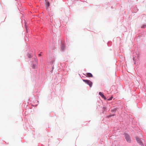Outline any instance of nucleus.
<instances>
[{
	"label": "nucleus",
	"mask_w": 146,
	"mask_h": 146,
	"mask_svg": "<svg viewBox=\"0 0 146 146\" xmlns=\"http://www.w3.org/2000/svg\"><path fill=\"white\" fill-rule=\"evenodd\" d=\"M36 65H34L33 66V68L34 69L36 68Z\"/></svg>",
	"instance_id": "nucleus-6"
},
{
	"label": "nucleus",
	"mask_w": 146,
	"mask_h": 146,
	"mask_svg": "<svg viewBox=\"0 0 146 146\" xmlns=\"http://www.w3.org/2000/svg\"><path fill=\"white\" fill-rule=\"evenodd\" d=\"M83 81L89 85L90 87H92V83L89 80H83Z\"/></svg>",
	"instance_id": "nucleus-1"
},
{
	"label": "nucleus",
	"mask_w": 146,
	"mask_h": 146,
	"mask_svg": "<svg viewBox=\"0 0 146 146\" xmlns=\"http://www.w3.org/2000/svg\"><path fill=\"white\" fill-rule=\"evenodd\" d=\"M125 138H126V139L127 140V141L128 142H130V139L129 137V136L128 135H126V136H125Z\"/></svg>",
	"instance_id": "nucleus-5"
},
{
	"label": "nucleus",
	"mask_w": 146,
	"mask_h": 146,
	"mask_svg": "<svg viewBox=\"0 0 146 146\" xmlns=\"http://www.w3.org/2000/svg\"><path fill=\"white\" fill-rule=\"evenodd\" d=\"M86 76L87 77H92L93 75L91 73H88L86 74Z\"/></svg>",
	"instance_id": "nucleus-4"
},
{
	"label": "nucleus",
	"mask_w": 146,
	"mask_h": 146,
	"mask_svg": "<svg viewBox=\"0 0 146 146\" xmlns=\"http://www.w3.org/2000/svg\"><path fill=\"white\" fill-rule=\"evenodd\" d=\"M47 5L48 6H49V3L48 2Z\"/></svg>",
	"instance_id": "nucleus-11"
},
{
	"label": "nucleus",
	"mask_w": 146,
	"mask_h": 146,
	"mask_svg": "<svg viewBox=\"0 0 146 146\" xmlns=\"http://www.w3.org/2000/svg\"><path fill=\"white\" fill-rule=\"evenodd\" d=\"M39 55L40 56V54H39Z\"/></svg>",
	"instance_id": "nucleus-12"
},
{
	"label": "nucleus",
	"mask_w": 146,
	"mask_h": 146,
	"mask_svg": "<svg viewBox=\"0 0 146 146\" xmlns=\"http://www.w3.org/2000/svg\"><path fill=\"white\" fill-rule=\"evenodd\" d=\"M134 58H133V59L134 60Z\"/></svg>",
	"instance_id": "nucleus-13"
},
{
	"label": "nucleus",
	"mask_w": 146,
	"mask_h": 146,
	"mask_svg": "<svg viewBox=\"0 0 146 146\" xmlns=\"http://www.w3.org/2000/svg\"><path fill=\"white\" fill-rule=\"evenodd\" d=\"M99 94L100 95V96H101V97L102 98H103L105 100H106V97L102 92H99Z\"/></svg>",
	"instance_id": "nucleus-3"
},
{
	"label": "nucleus",
	"mask_w": 146,
	"mask_h": 146,
	"mask_svg": "<svg viewBox=\"0 0 146 146\" xmlns=\"http://www.w3.org/2000/svg\"><path fill=\"white\" fill-rule=\"evenodd\" d=\"M136 140L137 142L142 146H143V144L142 141L139 138H136Z\"/></svg>",
	"instance_id": "nucleus-2"
},
{
	"label": "nucleus",
	"mask_w": 146,
	"mask_h": 146,
	"mask_svg": "<svg viewBox=\"0 0 146 146\" xmlns=\"http://www.w3.org/2000/svg\"><path fill=\"white\" fill-rule=\"evenodd\" d=\"M61 49L63 50H64V46L62 45L61 47Z\"/></svg>",
	"instance_id": "nucleus-8"
},
{
	"label": "nucleus",
	"mask_w": 146,
	"mask_h": 146,
	"mask_svg": "<svg viewBox=\"0 0 146 146\" xmlns=\"http://www.w3.org/2000/svg\"><path fill=\"white\" fill-rule=\"evenodd\" d=\"M114 115V114H113V115H110L109 116V117H111L112 116H113Z\"/></svg>",
	"instance_id": "nucleus-10"
},
{
	"label": "nucleus",
	"mask_w": 146,
	"mask_h": 146,
	"mask_svg": "<svg viewBox=\"0 0 146 146\" xmlns=\"http://www.w3.org/2000/svg\"><path fill=\"white\" fill-rule=\"evenodd\" d=\"M28 57L29 58H30L31 57V56L30 54H29L28 56Z\"/></svg>",
	"instance_id": "nucleus-9"
},
{
	"label": "nucleus",
	"mask_w": 146,
	"mask_h": 146,
	"mask_svg": "<svg viewBox=\"0 0 146 146\" xmlns=\"http://www.w3.org/2000/svg\"><path fill=\"white\" fill-rule=\"evenodd\" d=\"M112 98H113V97H110L109 98V99L108 100H109H109H112Z\"/></svg>",
	"instance_id": "nucleus-7"
}]
</instances>
